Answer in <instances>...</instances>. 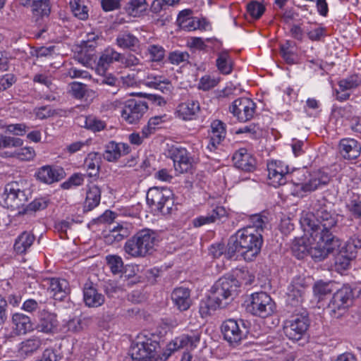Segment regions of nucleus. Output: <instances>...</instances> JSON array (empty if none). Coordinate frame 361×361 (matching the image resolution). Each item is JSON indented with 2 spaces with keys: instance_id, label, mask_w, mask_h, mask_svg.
<instances>
[{
  "instance_id": "nucleus-4",
  "label": "nucleus",
  "mask_w": 361,
  "mask_h": 361,
  "mask_svg": "<svg viewBox=\"0 0 361 361\" xmlns=\"http://www.w3.org/2000/svg\"><path fill=\"white\" fill-rule=\"evenodd\" d=\"M157 237L152 230H141L126 242L124 250L133 257H144L154 250L158 243Z\"/></svg>"
},
{
  "instance_id": "nucleus-28",
  "label": "nucleus",
  "mask_w": 361,
  "mask_h": 361,
  "mask_svg": "<svg viewBox=\"0 0 361 361\" xmlns=\"http://www.w3.org/2000/svg\"><path fill=\"white\" fill-rule=\"evenodd\" d=\"M171 299L180 311L188 310L192 305L190 290L188 288H175L171 293Z\"/></svg>"
},
{
  "instance_id": "nucleus-3",
  "label": "nucleus",
  "mask_w": 361,
  "mask_h": 361,
  "mask_svg": "<svg viewBox=\"0 0 361 361\" xmlns=\"http://www.w3.org/2000/svg\"><path fill=\"white\" fill-rule=\"evenodd\" d=\"M161 336L155 333L143 331L132 343L129 355L133 361H157V350Z\"/></svg>"
},
{
  "instance_id": "nucleus-17",
  "label": "nucleus",
  "mask_w": 361,
  "mask_h": 361,
  "mask_svg": "<svg viewBox=\"0 0 361 361\" xmlns=\"http://www.w3.org/2000/svg\"><path fill=\"white\" fill-rule=\"evenodd\" d=\"M148 109L146 102L130 99L125 103L121 117L130 124L137 123Z\"/></svg>"
},
{
  "instance_id": "nucleus-13",
  "label": "nucleus",
  "mask_w": 361,
  "mask_h": 361,
  "mask_svg": "<svg viewBox=\"0 0 361 361\" xmlns=\"http://www.w3.org/2000/svg\"><path fill=\"white\" fill-rule=\"evenodd\" d=\"M169 154L173 161L174 169L177 173L191 174L194 173V159L185 148L173 146L169 150Z\"/></svg>"
},
{
  "instance_id": "nucleus-49",
  "label": "nucleus",
  "mask_w": 361,
  "mask_h": 361,
  "mask_svg": "<svg viewBox=\"0 0 361 361\" xmlns=\"http://www.w3.org/2000/svg\"><path fill=\"white\" fill-rule=\"evenodd\" d=\"M85 127L94 133H97L104 130L106 128V123L96 116H88L85 118Z\"/></svg>"
},
{
  "instance_id": "nucleus-6",
  "label": "nucleus",
  "mask_w": 361,
  "mask_h": 361,
  "mask_svg": "<svg viewBox=\"0 0 361 361\" xmlns=\"http://www.w3.org/2000/svg\"><path fill=\"white\" fill-rule=\"evenodd\" d=\"M23 181H12L4 187V192L0 194V204L12 209L23 207L28 201L29 190L25 188Z\"/></svg>"
},
{
  "instance_id": "nucleus-8",
  "label": "nucleus",
  "mask_w": 361,
  "mask_h": 361,
  "mask_svg": "<svg viewBox=\"0 0 361 361\" xmlns=\"http://www.w3.org/2000/svg\"><path fill=\"white\" fill-rule=\"evenodd\" d=\"M316 244L310 247L309 255L316 262H321L328 255L337 250L341 246V240L336 235H321L311 233Z\"/></svg>"
},
{
  "instance_id": "nucleus-35",
  "label": "nucleus",
  "mask_w": 361,
  "mask_h": 361,
  "mask_svg": "<svg viewBox=\"0 0 361 361\" xmlns=\"http://www.w3.org/2000/svg\"><path fill=\"white\" fill-rule=\"evenodd\" d=\"M116 44L121 49L135 51L140 46V40L128 32H121L116 37Z\"/></svg>"
},
{
  "instance_id": "nucleus-21",
  "label": "nucleus",
  "mask_w": 361,
  "mask_h": 361,
  "mask_svg": "<svg viewBox=\"0 0 361 361\" xmlns=\"http://www.w3.org/2000/svg\"><path fill=\"white\" fill-rule=\"evenodd\" d=\"M11 327L16 336H23L34 330V323L30 316L16 312L11 316Z\"/></svg>"
},
{
  "instance_id": "nucleus-26",
  "label": "nucleus",
  "mask_w": 361,
  "mask_h": 361,
  "mask_svg": "<svg viewBox=\"0 0 361 361\" xmlns=\"http://www.w3.org/2000/svg\"><path fill=\"white\" fill-rule=\"evenodd\" d=\"M20 4L25 7L30 6L32 13L37 20L48 17L51 13L49 0H20Z\"/></svg>"
},
{
  "instance_id": "nucleus-52",
  "label": "nucleus",
  "mask_w": 361,
  "mask_h": 361,
  "mask_svg": "<svg viewBox=\"0 0 361 361\" xmlns=\"http://www.w3.org/2000/svg\"><path fill=\"white\" fill-rule=\"evenodd\" d=\"M147 51L149 55L150 60L152 61L159 62L164 59L165 49L160 45L150 44L148 46Z\"/></svg>"
},
{
  "instance_id": "nucleus-58",
  "label": "nucleus",
  "mask_w": 361,
  "mask_h": 361,
  "mask_svg": "<svg viewBox=\"0 0 361 361\" xmlns=\"http://www.w3.org/2000/svg\"><path fill=\"white\" fill-rule=\"evenodd\" d=\"M179 0H154L150 6V11L156 14L166 10L169 6L178 3Z\"/></svg>"
},
{
  "instance_id": "nucleus-57",
  "label": "nucleus",
  "mask_w": 361,
  "mask_h": 361,
  "mask_svg": "<svg viewBox=\"0 0 361 361\" xmlns=\"http://www.w3.org/2000/svg\"><path fill=\"white\" fill-rule=\"evenodd\" d=\"M48 206V201L44 198H38L33 200L32 202L28 204L23 212H20V214H27L29 212H37L39 210L44 209Z\"/></svg>"
},
{
  "instance_id": "nucleus-38",
  "label": "nucleus",
  "mask_w": 361,
  "mask_h": 361,
  "mask_svg": "<svg viewBox=\"0 0 361 361\" xmlns=\"http://www.w3.org/2000/svg\"><path fill=\"white\" fill-rule=\"evenodd\" d=\"M216 66L219 72L224 75L230 74L233 71V61L227 51H221L217 54Z\"/></svg>"
},
{
  "instance_id": "nucleus-30",
  "label": "nucleus",
  "mask_w": 361,
  "mask_h": 361,
  "mask_svg": "<svg viewBox=\"0 0 361 361\" xmlns=\"http://www.w3.org/2000/svg\"><path fill=\"white\" fill-rule=\"evenodd\" d=\"M200 104L197 101L188 100L180 103L176 108L177 116L183 120H192L200 111Z\"/></svg>"
},
{
  "instance_id": "nucleus-36",
  "label": "nucleus",
  "mask_w": 361,
  "mask_h": 361,
  "mask_svg": "<svg viewBox=\"0 0 361 361\" xmlns=\"http://www.w3.org/2000/svg\"><path fill=\"white\" fill-rule=\"evenodd\" d=\"M101 200V189L97 185H91L86 193V198L84 203V208L91 211L97 207Z\"/></svg>"
},
{
  "instance_id": "nucleus-41",
  "label": "nucleus",
  "mask_w": 361,
  "mask_h": 361,
  "mask_svg": "<svg viewBox=\"0 0 361 361\" xmlns=\"http://www.w3.org/2000/svg\"><path fill=\"white\" fill-rule=\"evenodd\" d=\"M295 46L293 42L286 40L284 43L280 44V54L286 63L292 65L295 63L296 54L293 51Z\"/></svg>"
},
{
  "instance_id": "nucleus-10",
  "label": "nucleus",
  "mask_w": 361,
  "mask_h": 361,
  "mask_svg": "<svg viewBox=\"0 0 361 361\" xmlns=\"http://www.w3.org/2000/svg\"><path fill=\"white\" fill-rule=\"evenodd\" d=\"M247 310L254 316L267 318L275 313L276 304L267 293L257 292L250 295Z\"/></svg>"
},
{
  "instance_id": "nucleus-45",
  "label": "nucleus",
  "mask_w": 361,
  "mask_h": 361,
  "mask_svg": "<svg viewBox=\"0 0 361 361\" xmlns=\"http://www.w3.org/2000/svg\"><path fill=\"white\" fill-rule=\"evenodd\" d=\"M338 87L342 90H351L361 85V75L354 73L338 82Z\"/></svg>"
},
{
  "instance_id": "nucleus-55",
  "label": "nucleus",
  "mask_w": 361,
  "mask_h": 361,
  "mask_svg": "<svg viewBox=\"0 0 361 361\" xmlns=\"http://www.w3.org/2000/svg\"><path fill=\"white\" fill-rule=\"evenodd\" d=\"M121 81L118 78L111 75H106L100 80V85H106L109 86L110 88L106 89L108 92L114 94L119 90Z\"/></svg>"
},
{
  "instance_id": "nucleus-47",
  "label": "nucleus",
  "mask_w": 361,
  "mask_h": 361,
  "mask_svg": "<svg viewBox=\"0 0 361 361\" xmlns=\"http://www.w3.org/2000/svg\"><path fill=\"white\" fill-rule=\"evenodd\" d=\"M106 261L113 274H119L123 272L124 264L123 261L120 256L109 255L106 257Z\"/></svg>"
},
{
  "instance_id": "nucleus-12",
  "label": "nucleus",
  "mask_w": 361,
  "mask_h": 361,
  "mask_svg": "<svg viewBox=\"0 0 361 361\" xmlns=\"http://www.w3.org/2000/svg\"><path fill=\"white\" fill-rule=\"evenodd\" d=\"M353 299V289L349 286H343L338 289L330 300L328 308L331 317H340L350 306Z\"/></svg>"
},
{
  "instance_id": "nucleus-37",
  "label": "nucleus",
  "mask_w": 361,
  "mask_h": 361,
  "mask_svg": "<svg viewBox=\"0 0 361 361\" xmlns=\"http://www.w3.org/2000/svg\"><path fill=\"white\" fill-rule=\"evenodd\" d=\"M102 156L99 152L88 154L85 160V166L87 170V176L96 178L99 176Z\"/></svg>"
},
{
  "instance_id": "nucleus-20",
  "label": "nucleus",
  "mask_w": 361,
  "mask_h": 361,
  "mask_svg": "<svg viewBox=\"0 0 361 361\" xmlns=\"http://www.w3.org/2000/svg\"><path fill=\"white\" fill-rule=\"evenodd\" d=\"M190 326L191 322H190L185 332L176 338L181 348L192 350L199 345L202 330L200 325L195 328H190Z\"/></svg>"
},
{
  "instance_id": "nucleus-50",
  "label": "nucleus",
  "mask_w": 361,
  "mask_h": 361,
  "mask_svg": "<svg viewBox=\"0 0 361 361\" xmlns=\"http://www.w3.org/2000/svg\"><path fill=\"white\" fill-rule=\"evenodd\" d=\"M310 247L305 239H300L293 245L292 252L298 259H302L309 255Z\"/></svg>"
},
{
  "instance_id": "nucleus-25",
  "label": "nucleus",
  "mask_w": 361,
  "mask_h": 361,
  "mask_svg": "<svg viewBox=\"0 0 361 361\" xmlns=\"http://www.w3.org/2000/svg\"><path fill=\"white\" fill-rule=\"evenodd\" d=\"M83 300L87 306L97 307L104 304L105 298L92 282H87L83 287Z\"/></svg>"
},
{
  "instance_id": "nucleus-34",
  "label": "nucleus",
  "mask_w": 361,
  "mask_h": 361,
  "mask_svg": "<svg viewBox=\"0 0 361 361\" xmlns=\"http://www.w3.org/2000/svg\"><path fill=\"white\" fill-rule=\"evenodd\" d=\"M42 345V340L36 336H31L20 343L18 353L25 357L33 355Z\"/></svg>"
},
{
  "instance_id": "nucleus-22",
  "label": "nucleus",
  "mask_w": 361,
  "mask_h": 361,
  "mask_svg": "<svg viewBox=\"0 0 361 361\" xmlns=\"http://www.w3.org/2000/svg\"><path fill=\"white\" fill-rule=\"evenodd\" d=\"M234 166L246 172H252L255 170L257 161L255 158L248 153L245 148H240L235 151L232 157Z\"/></svg>"
},
{
  "instance_id": "nucleus-16",
  "label": "nucleus",
  "mask_w": 361,
  "mask_h": 361,
  "mask_svg": "<svg viewBox=\"0 0 361 361\" xmlns=\"http://www.w3.org/2000/svg\"><path fill=\"white\" fill-rule=\"evenodd\" d=\"M310 178L307 181H304L302 178L305 177V174L300 171L295 173L294 178H291V182L295 185H300L302 191L310 192L316 190L322 185H326L329 181V178L326 174L321 172H316L313 174L308 173Z\"/></svg>"
},
{
  "instance_id": "nucleus-63",
  "label": "nucleus",
  "mask_w": 361,
  "mask_h": 361,
  "mask_svg": "<svg viewBox=\"0 0 361 361\" xmlns=\"http://www.w3.org/2000/svg\"><path fill=\"white\" fill-rule=\"evenodd\" d=\"M71 6L74 15L80 20H86L88 18V9L85 5H82L80 1H71Z\"/></svg>"
},
{
  "instance_id": "nucleus-9",
  "label": "nucleus",
  "mask_w": 361,
  "mask_h": 361,
  "mask_svg": "<svg viewBox=\"0 0 361 361\" xmlns=\"http://www.w3.org/2000/svg\"><path fill=\"white\" fill-rule=\"evenodd\" d=\"M238 281L234 276L228 275L220 278L212 287L210 296L223 307L228 300L233 298L238 287Z\"/></svg>"
},
{
  "instance_id": "nucleus-56",
  "label": "nucleus",
  "mask_w": 361,
  "mask_h": 361,
  "mask_svg": "<svg viewBox=\"0 0 361 361\" xmlns=\"http://www.w3.org/2000/svg\"><path fill=\"white\" fill-rule=\"evenodd\" d=\"M11 156L21 161H30L35 157V152L32 147H25L16 150Z\"/></svg>"
},
{
  "instance_id": "nucleus-59",
  "label": "nucleus",
  "mask_w": 361,
  "mask_h": 361,
  "mask_svg": "<svg viewBox=\"0 0 361 361\" xmlns=\"http://www.w3.org/2000/svg\"><path fill=\"white\" fill-rule=\"evenodd\" d=\"M88 92L87 86L85 84L78 82H73L71 84V92L72 96L78 99L84 98Z\"/></svg>"
},
{
  "instance_id": "nucleus-23",
  "label": "nucleus",
  "mask_w": 361,
  "mask_h": 361,
  "mask_svg": "<svg viewBox=\"0 0 361 361\" xmlns=\"http://www.w3.org/2000/svg\"><path fill=\"white\" fill-rule=\"evenodd\" d=\"M130 152V147L128 144L111 141L106 145L103 157L106 161L113 162L117 161L121 156L128 154Z\"/></svg>"
},
{
  "instance_id": "nucleus-51",
  "label": "nucleus",
  "mask_w": 361,
  "mask_h": 361,
  "mask_svg": "<svg viewBox=\"0 0 361 361\" xmlns=\"http://www.w3.org/2000/svg\"><path fill=\"white\" fill-rule=\"evenodd\" d=\"M250 220L252 224V226L251 227L260 233L263 231L264 228L266 226L269 221V219L265 214V212L252 214L250 216Z\"/></svg>"
},
{
  "instance_id": "nucleus-5",
  "label": "nucleus",
  "mask_w": 361,
  "mask_h": 361,
  "mask_svg": "<svg viewBox=\"0 0 361 361\" xmlns=\"http://www.w3.org/2000/svg\"><path fill=\"white\" fill-rule=\"evenodd\" d=\"M147 202L154 211L163 215L171 214L176 209L173 193L166 187H152L147 192Z\"/></svg>"
},
{
  "instance_id": "nucleus-18",
  "label": "nucleus",
  "mask_w": 361,
  "mask_h": 361,
  "mask_svg": "<svg viewBox=\"0 0 361 361\" xmlns=\"http://www.w3.org/2000/svg\"><path fill=\"white\" fill-rule=\"evenodd\" d=\"M65 171L62 167L54 165H44L37 169L35 177L41 183L51 185L64 178Z\"/></svg>"
},
{
  "instance_id": "nucleus-2",
  "label": "nucleus",
  "mask_w": 361,
  "mask_h": 361,
  "mask_svg": "<svg viewBox=\"0 0 361 361\" xmlns=\"http://www.w3.org/2000/svg\"><path fill=\"white\" fill-rule=\"evenodd\" d=\"M262 243L260 232L252 227L244 228L230 238L226 255L231 259L240 252L245 260L252 262L259 254Z\"/></svg>"
},
{
  "instance_id": "nucleus-54",
  "label": "nucleus",
  "mask_w": 361,
  "mask_h": 361,
  "mask_svg": "<svg viewBox=\"0 0 361 361\" xmlns=\"http://www.w3.org/2000/svg\"><path fill=\"white\" fill-rule=\"evenodd\" d=\"M235 278L234 279L238 281V287L240 284L250 285L254 281V276L252 275L250 271L245 268L238 269L235 271Z\"/></svg>"
},
{
  "instance_id": "nucleus-53",
  "label": "nucleus",
  "mask_w": 361,
  "mask_h": 361,
  "mask_svg": "<svg viewBox=\"0 0 361 361\" xmlns=\"http://www.w3.org/2000/svg\"><path fill=\"white\" fill-rule=\"evenodd\" d=\"M190 55L187 51H173L169 52L167 60L173 65H180L183 63H188Z\"/></svg>"
},
{
  "instance_id": "nucleus-19",
  "label": "nucleus",
  "mask_w": 361,
  "mask_h": 361,
  "mask_svg": "<svg viewBox=\"0 0 361 361\" xmlns=\"http://www.w3.org/2000/svg\"><path fill=\"white\" fill-rule=\"evenodd\" d=\"M37 319L36 328L38 331L47 334H54L57 332L59 322L56 313L43 309L39 310Z\"/></svg>"
},
{
  "instance_id": "nucleus-61",
  "label": "nucleus",
  "mask_w": 361,
  "mask_h": 361,
  "mask_svg": "<svg viewBox=\"0 0 361 361\" xmlns=\"http://www.w3.org/2000/svg\"><path fill=\"white\" fill-rule=\"evenodd\" d=\"M23 144V141L20 138L0 134V148L18 147Z\"/></svg>"
},
{
  "instance_id": "nucleus-42",
  "label": "nucleus",
  "mask_w": 361,
  "mask_h": 361,
  "mask_svg": "<svg viewBox=\"0 0 361 361\" xmlns=\"http://www.w3.org/2000/svg\"><path fill=\"white\" fill-rule=\"evenodd\" d=\"M177 22L180 27L186 31L195 30L197 29L206 30V27L202 25V22L199 18L190 17L188 18H183V17H178Z\"/></svg>"
},
{
  "instance_id": "nucleus-33",
  "label": "nucleus",
  "mask_w": 361,
  "mask_h": 361,
  "mask_svg": "<svg viewBox=\"0 0 361 361\" xmlns=\"http://www.w3.org/2000/svg\"><path fill=\"white\" fill-rule=\"evenodd\" d=\"M121 54L112 48L104 49L97 63V70L104 72L114 61L120 62Z\"/></svg>"
},
{
  "instance_id": "nucleus-11",
  "label": "nucleus",
  "mask_w": 361,
  "mask_h": 361,
  "mask_svg": "<svg viewBox=\"0 0 361 361\" xmlns=\"http://www.w3.org/2000/svg\"><path fill=\"white\" fill-rule=\"evenodd\" d=\"M309 326L308 313L306 310H302L285 321L283 332L290 340L299 341L305 336Z\"/></svg>"
},
{
  "instance_id": "nucleus-64",
  "label": "nucleus",
  "mask_w": 361,
  "mask_h": 361,
  "mask_svg": "<svg viewBox=\"0 0 361 361\" xmlns=\"http://www.w3.org/2000/svg\"><path fill=\"white\" fill-rule=\"evenodd\" d=\"M346 209L355 219L361 218V200L352 199L346 204Z\"/></svg>"
},
{
  "instance_id": "nucleus-48",
  "label": "nucleus",
  "mask_w": 361,
  "mask_h": 361,
  "mask_svg": "<svg viewBox=\"0 0 361 361\" xmlns=\"http://www.w3.org/2000/svg\"><path fill=\"white\" fill-rule=\"evenodd\" d=\"M352 259V257L340 250L334 257V265L336 270L338 272H341L348 269L350 267Z\"/></svg>"
},
{
  "instance_id": "nucleus-40",
  "label": "nucleus",
  "mask_w": 361,
  "mask_h": 361,
  "mask_svg": "<svg viewBox=\"0 0 361 361\" xmlns=\"http://www.w3.org/2000/svg\"><path fill=\"white\" fill-rule=\"evenodd\" d=\"M148 7L146 0H130L126 6V12L131 16H140Z\"/></svg>"
},
{
  "instance_id": "nucleus-44",
  "label": "nucleus",
  "mask_w": 361,
  "mask_h": 361,
  "mask_svg": "<svg viewBox=\"0 0 361 361\" xmlns=\"http://www.w3.org/2000/svg\"><path fill=\"white\" fill-rule=\"evenodd\" d=\"M334 283L332 281H317L313 286V293L315 297L321 300L325 295L330 294L334 290Z\"/></svg>"
},
{
  "instance_id": "nucleus-46",
  "label": "nucleus",
  "mask_w": 361,
  "mask_h": 361,
  "mask_svg": "<svg viewBox=\"0 0 361 361\" xmlns=\"http://www.w3.org/2000/svg\"><path fill=\"white\" fill-rule=\"evenodd\" d=\"M211 137L213 140L217 141H223L226 135V124L221 120H214L210 125Z\"/></svg>"
},
{
  "instance_id": "nucleus-62",
  "label": "nucleus",
  "mask_w": 361,
  "mask_h": 361,
  "mask_svg": "<svg viewBox=\"0 0 361 361\" xmlns=\"http://www.w3.org/2000/svg\"><path fill=\"white\" fill-rule=\"evenodd\" d=\"M84 180V175L79 173H75L70 176L66 181L63 182L61 186L64 190H68L73 186L76 187L82 185L83 184Z\"/></svg>"
},
{
  "instance_id": "nucleus-7",
  "label": "nucleus",
  "mask_w": 361,
  "mask_h": 361,
  "mask_svg": "<svg viewBox=\"0 0 361 361\" xmlns=\"http://www.w3.org/2000/svg\"><path fill=\"white\" fill-rule=\"evenodd\" d=\"M221 330L224 338L229 345L236 347L247 338L250 330V323L242 319H229L222 323Z\"/></svg>"
},
{
  "instance_id": "nucleus-27",
  "label": "nucleus",
  "mask_w": 361,
  "mask_h": 361,
  "mask_svg": "<svg viewBox=\"0 0 361 361\" xmlns=\"http://www.w3.org/2000/svg\"><path fill=\"white\" fill-rule=\"evenodd\" d=\"M306 286L303 278L299 277L293 281L288 294V300L291 305L298 306L303 302Z\"/></svg>"
},
{
  "instance_id": "nucleus-39",
  "label": "nucleus",
  "mask_w": 361,
  "mask_h": 361,
  "mask_svg": "<svg viewBox=\"0 0 361 361\" xmlns=\"http://www.w3.org/2000/svg\"><path fill=\"white\" fill-rule=\"evenodd\" d=\"M128 230L123 226L118 225L112 228L109 233L105 235V242L108 244H113L115 242H120L127 238Z\"/></svg>"
},
{
  "instance_id": "nucleus-31",
  "label": "nucleus",
  "mask_w": 361,
  "mask_h": 361,
  "mask_svg": "<svg viewBox=\"0 0 361 361\" xmlns=\"http://www.w3.org/2000/svg\"><path fill=\"white\" fill-rule=\"evenodd\" d=\"M68 283L65 279L52 278L49 280L48 290L56 300H63L68 292Z\"/></svg>"
},
{
  "instance_id": "nucleus-14",
  "label": "nucleus",
  "mask_w": 361,
  "mask_h": 361,
  "mask_svg": "<svg viewBox=\"0 0 361 361\" xmlns=\"http://www.w3.org/2000/svg\"><path fill=\"white\" fill-rule=\"evenodd\" d=\"M268 178L270 184L276 188L285 185L291 178H294L295 173L289 172L288 166L283 161L272 160L267 163Z\"/></svg>"
},
{
  "instance_id": "nucleus-32",
  "label": "nucleus",
  "mask_w": 361,
  "mask_h": 361,
  "mask_svg": "<svg viewBox=\"0 0 361 361\" xmlns=\"http://www.w3.org/2000/svg\"><path fill=\"white\" fill-rule=\"evenodd\" d=\"M226 216V211L223 207L217 206L207 216H200L193 219L192 224L194 227H200L202 226L215 222L216 220Z\"/></svg>"
},
{
  "instance_id": "nucleus-15",
  "label": "nucleus",
  "mask_w": 361,
  "mask_h": 361,
  "mask_svg": "<svg viewBox=\"0 0 361 361\" xmlns=\"http://www.w3.org/2000/svg\"><path fill=\"white\" fill-rule=\"evenodd\" d=\"M256 104L247 97L235 99L229 106V111L240 122L250 121L255 114Z\"/></svg>"
},
{
  "instance_id": "nucleus-1",
  "label": "nucleus",
  "mask_w": 361,
  "mask_h": 361,
  "mask_svg": "<svg viewBox=\"0 0 361 361\" xmlns=\"http://www.w3.org/2000/svg\"><path fill=\"white\" fill-rule=\"evenodd\" d=\"M345 218L338 214L329 205L318 202L312 213L304 215L300 224L305 231L321 235H334L333 231L342 226L341 221Z\"/></svg>"
},
{
  "instance_id": "nucleus-24",
  "label": "nucleus",
  "mask_w": 361,
  "mask_h": 361,
  "mask_svg": "<svg viewBox=\"0 0 361 361\" xmlns=\"http://www.w3.org/2000/svg\"><path fill=\"white\" fill-rule=\"evenodd\" d=\"M339 152L345 159L353 160L360 157L361 145L355 139L343 138L339 142Z\"/></svg>"
},
{
  "instance_id": "nucleus-29",
  "label": "nucleus",
  "mask_w": 361,
  "mask_h": 361,
  "mask_svg": "<svg viewBox=\"0 0 361 361\" xmlns=\"http://www.w3.org/2000/svg\"><path fill=\"white\" fill-rule=\"evenodd\" d=\"M35 240V235L32 231H23L15 240L13 250L18 255H24Z\"/></svg>"
},
{
  "instance_id": "nucleus-43",
  "label": "nucleus",
  "mask_w": 361,
  "mask_h": 361,
  "mask_svg": "<svg viewBox=\"0 0 361 361\" xmlns=\"http://www.w3.org/2000/svg\"><path fill=\"white\" fill-rule=\"evenodd\" d=\"M222 307L219 303L209 295L204 300H202L200 303L199 312L202 318L207 317L215 311L217 308Z\"/></svg>"
},
{
  "instance_id": "nucleus-60",
  "label": "nucleus",
  "mask_w": 361,
  "mask_h": 361,
  "mask_svg": "<svg viewBox=\"0 0 361 361\" xmlns=\"http://www.w3.org/2000/svg\"><path fill=\"white\" fill-rule=\"evenodd\" d=\"M247 11L252 18L259 19L264 13L265 7L257 1H251L247 6Z\"/></svg>"
}]
</instances>
